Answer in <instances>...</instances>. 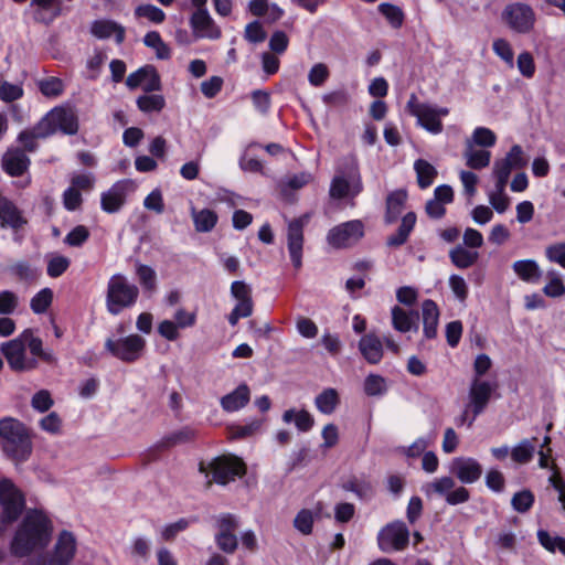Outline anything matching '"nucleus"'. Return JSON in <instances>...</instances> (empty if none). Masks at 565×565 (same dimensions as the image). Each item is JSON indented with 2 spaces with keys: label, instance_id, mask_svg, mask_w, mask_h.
Wrapping results in <instances>:
<instances>
[{
  "label": "nucleus",
  "instance_id": "4c0bfd02",
  "mask_svg": "<svg viewBox=\"0 0 565 565\" xmlns=\"http://www.w3.org/2000/svg\"><path fill=\"white\" fill-rule=\"evenodd\" d=\"M191 215L195 230L201 233L211 232L217 222L216 213L209 209L196 211L192 207Z\"/></svg>",
  "mask_w": 565,
  "mask_h": 565
},
{
  "label": "nucleus",
  "instance_id": "aec40b11",
  "mask_svg": "<svg viewBox=\"0 0 565 565\" xmlns=\"http://www.w3.org/2000/svg\"><path fill=\"white\" fill-rule=\"evenodd\" d=\"M2 169L11 177H19L26 172L30 159L21 148L8 149L2 156Z\"/></svg>",
  "mask_w": 565,
  "mask_h": 565
},
{
  "label": "nucleus",
  "instance_id": "473e14b6",
  "mask_svg": "<svg viewBox=\"0 0 565 565\" xmlns=\"http://www.w3.org/2000/svg\"><path fill=\"white\" fill-rule=\"evenodd\" d=\"M22 340L25 343V347L29 348L32 356L38 360L41 359L47 363H54L55 356L52 352L43 350V342L40 338L34 337L33 331L31 329L24 330L22 333Z\"/></svg>",
  "mask_w": 565,
  "mask_h": 565
},
{
  "label": "nucleus",
  "instance_id": "f3484780",
  "mask_svg": "<svg viewBox=\"0 0 565 565\" xmlns=\"http://www.w3.org/2000/svg\"><path fill=\"white\" fill-rule=\"evenodd\" d=\"M126 85L129 89H136L141 86L146 93L161 89L160 76L152 65H145L129 74L126 79Z\"/></svg>",
  "mask_w": 565,
  "mask_h": 565
},
{
  "label": "nucleus",
  "instance_id": "864d4df0",
  "mask_svg": "<svg viewBox=\"0 0 565 565\" xmlns=\"http://www.w3.org/2000/svg\"><path fill=\"white\" fill-rule=\"evenodd\" d=\"M217 547L226 554H233L238 545L235 533L217 532L215 535Z\"/></svg>",
  "mask_w": 565,
  "mask_h": 565
},
{
  "label": "nucleus",
  "instance_id": "f257e3e1",
  "mask_svg": "<svg viewBox=\"0 0 565 565\" xmlns=\"http://www.w3.org/2000/svg\"><path fill=\"white\" fill-rule=\"evenodd\" d=\"M52 525L50 520L38 510L29 511L15 532L10 548L18 557L31 554L38 547H45L50 542Z\"/></svg>",
  "mask_w": 565,
  "mask_h": 565
},
{
  "label": "nucleus",
  "instance_id": "c9c22d12",
  "mask_svg": "<svg viewBox=\"0 0 565 565\" xmlns=\"http://www.w3.org/2000/svg\"><path fill=\"white\" fill-rule=\"evenodd\" d=\"M407 199V193L405 190H397L388 194L386 199V214H385V221L387 223H393L397 220L399 214L402 213V210L404 207V204Z\"/></svg>",
  "mask_w": 565,
  "mask_h": 565
},
{
  "label": "nucleus",
  "instance_id": "72a5a7b5",
  "mask_svg": "<svg viewBox=\"0 0 565 565\" xmlns=\"http://www.w3.org/2000/svg\"><path fill=\"white\" fill-rule=\"evenodd\" d=\"M196 431L191 427H182L174 430L160 439L158 447L161 449H169L178 445L191 443L195 439Z\"/></svg>",
  "mask_w": 565,
  "mask_h": 565
},
{
  "label": "nucleus",
  "instance_id": "423d86ee",
  "mask_svg": "<svg viewBox=\"0 0 565 565\" xmlns=\"http://www.w3.org/2000/svg\"><path fill=\"white\" fill-rule=\"evenodd\" d=\"M426 495L437 494L444 497L450 505L465 503L470 499V492L465 487H456V481L451 476L436 478L424 486Z\"/></svg>",
  "mask_w": 565,
  "mask_h": 565
},
{
  "label": "nucleus",
  "instance_id": "c03bdc74",
  "mask_svg": "<svg viewBox=\"0 0 565 565\" xmlns=\"http://www.w3.org/2000/svg\"><path fill=\"white\" fill-rule=\"evenodd\" d=\"M137 106L143 113L161 111L166 106V100L162 95H146L137 98Z\"/></svg>",
  "mask_w": 565,
  "mask_h": 565
},
{
  "label": "nucleus",
  "instance_id": "de8ad7c7",
  "mask_svg": "<svg viewBox=\"0 0 565 565\" xmlns=\"http://www.w3.org/2000/svg\"><path fill=\"white\" fill-rule=\"evenodd\" d=\"M377 9L393 28L398 29L402 26L404 22V13L399 7L383 2L377 7Z\"/></svg>",
  "mask_w": 565,
  "mask_h": 565
},
{
  "label": "nucleus",
  "instance_id": "680f3d73",
  "mask_svg": "<svg viewBox=\"0 0 565 565\" xmlns=\"http://www.w3.org/2000/svg\"><path fill=\"white\" fill-rule=\"evenodd\" d=\"M53 403L54 402L47 390H41L36 392L31 401L32 407L40 413L49 411L53 406Z\"/></svg>",
  "mask_w": 565,
  "mask_h": 565
},
{
  "label": "nucleus",
  "instance_id": "f03ea898",
  "mask_svg": "<svg viewBox=\"0 0 565 565\" xmlns=\"http://www.w3.org/2000/svg\"><path fill=\"white\" fill-rule=\"evenodd\" d=\"M0 447L12 461H25L32 452V439L29 429L15 418H2L0 420Z\"/></svg>",
  "mask_w": 565,
  "mask_h": 565
},
{
  "label": "nucleus",
  "instance_id": "0eeeda50",
  "mask_svg": "<svg viewBox=\"0 0 565 565\" xmlns=\"http://www.w3.org/2000/svg\"><path fill=\"white\" fill-rule=\"evenodd\" d=\"M146 347V341L138 334H130L118 340L107 339L105 348L115 358L126 363L139 360Z\"/></svg>",
  "mask_w": 565,
  "mask_h": 565
},
{
  "label": "nucleus",
  "instance_id": "69168bd1",
  "mask_svg": "<svg viewBox=\"0 0 565 565\" xmlns=\"http://www.w3.org/2000/svg\"><path fill=\"white\" fill-rule=\"evenodd\" d=\"M70 266V259L65 256H54L49 260L47 275L50 277H60Z\"/></svg>",
  "mask_w": 565,
  "mask_h": 565
},
{
  "label": "nucleus",
  "instance_id": "a18cd8bd",
  "mask_svg": "<svg viewBox=\"0 0 565 565\" xmlns=\"http://www.w3.org/2000/svg\"><path fill=\"white\" fill-rule=\"evenodd\" d=\"M467 142H472L473 146L486 149L495 145L497 136L489 128L478 127L473 130L471 139H468Z\"/></svg>",
  "mask_w": 565,
  "mask_h": 565
},
{
  "label": "nucleus",
  "instance_id": "9b49d317",
  "mask_svg": "<svg viewBox=\"0 0 565 565\" xmlns=\"http://www.w3.org/2000/svg\"><path fill=\"white\" fill-rule=\"evenodd\" d=\"M309 218V214H303L297 218L288 221L287 247L292 265L297 269L302 265L303 228L308 224Z\"/></svg>",
  "mask_w": 565,
  "mask_h": 565
},
{
  "label": "nucleus",
  "instance_id": "a211bd4d",
  "mask_svg": "<svg viewBox=\"0 0 565 565\" xmlns=\"http://www.w3.org/2000/svg\"><path fill=\"white\" fill-rule=\"evenodd\" d=\"M452 473L462 483H475L482 475V466L473 458L457 457L451 460L449 467Z\"/></svg>",
  "mask_w": 565,
  "mask_h": 565
},
{
  "label": "nucleus",
  "instance_id": "774afa93",
  "mask_svg": "<svg viewBox=\"0 0 565 565\" xmlns=\"http://www.w3.org/2000/svg\"><path fill=\"white\" fill-rule=\"evenodd\" d=\"M545 255L548 260L565 268V243H557L546 247Z\"/></svg>",
  "mask_w": 565,
  "mask_h": 565
},
{
  "label": "nucleus",
  "instance_id": "1a4fd4ad",
  "mask_svg": "<svg viewBox=\"0 0 565 565\" xmlns=\"http://www.w3.org/2000/svg\"><path fill=\"white\" fill-rule=\"evenodd\" d=\"M409 543V531L404 522L395 521L385 525L377 535L379 548L384 553L404 551Z\"/></svg>",
  "mask_w": 565,
  "mask_h": 565
},
{
  "label": "nucleus",
  "instance_id": "338daca9",
  "mask_svg": "<svg viewBox=\"0 0 565 565\" xmlns=\"http://www.w3.org/2000/svg\"><path fill=\"white\" fill-rule=\"evenodd\" d=\"M89 237V232L84 225H77L65 237L64 242L70 246H81Z\"/></svg>",
  "mask_w": 565,
  "mask_h": 565
},
{
  "label": "nucleus",
  "instance_id": "603ef678",
  "mask_svg": "<svg viewBox=\"0 0 565 565\" xmlns=\"http://www.w3.org/2000/svg\"><path fill=\"white\" fill-rule=\"evenodd\" d=\"M52 300V290L50 288H44L31 299V309L35 313H43L51 306Z\"/></svg>",
  "mask_w": 565,
  "mask_h": 565
},
{
  "label": "nucleus",
  "instance_id": "4468645a",
  "mask_svg": "<svg viewBox=\"0 0 565 565\" xmlns=\"http://www.w3.org/2000/svg\"><path fill=\"white\" fill-rule=\"evenodd\" d=\"M529 156L520 145H513L509 152L493 163L492 177H510L512 171H520L529 163Z\"/></svg>",
  "mask_w": 565,
  "mask_h": 565
},
{
  "label": "nucleus",
  "instance_id": "f704fd0d",
  "mask_svg": "<svg viewBox=\"0 0 565 565\" xmlns=\"http://www.w3.org/2000/svg\"><path fill=\"white\" fill-rule=\"evenodd\" d=\"M417 312H407L398 306L392 309V323L394 329L399 332H408L412 329L417 330Z\"/></svg>",
  "mask_w": 565,
  "mask_h": 565
},
{
  "label": "nucleus",
  "instance_id": "8fccbe9b",
  "mask_svg": "<svg viewBox=\"0 0 565 565\" xmlns=\"http://www.w3.org/2000/svg\"><path fill=\"white\" fill-rule=\"evenodd\" d=\"M137 18H146L153 23H162L166 19V13L153 4H140L135 9Z\"/></svg>",
  "mask_w": 565,
  "mask_h": 565
},
{
  "label": "nucleus",
  "instance_id": "e433bc0d",
  "mask_svg": "<svg viewBox=\"0 0 565 565\" xmlns=\"http://www.w3.org/2000/svg\"><path fill=\"white\" fill-rule=\"evenodd\" d=\"M512 268L518 277L524 281H537L541 278L540 267L533 259L516 260Z\"/></svg>",
  "mask_w": 565,
  "mask_h": 565
},
{
  "label": "nucleus",
  "instance_id": "7c9ffc66",
  "mask_svg": "<svg viewBox=\"0 0 565 565\" xmlns=\"http://www.w3.org/2000/svg\"><path fill=\"white\" fill-rule=\"evenodd\" d=\"M463 158L470 169L479 170L489 166L491 152L483 148H477L472 142H466Z\"/></svg>",
  "mask_w": 565,
  "mask_h": 565
},
{
  "label": "nucleus",
  "instance_id": "49530a36",
  "mask_svg": "<svg viewBox=\"0 0 565 565\" xmlns=\"http://www.w3.org/2000/svg\"><path fill=\"white\" fill-rule=\"evenodd\" d=\"M294 527L302 535H310L312 533L315 515L311 510H300L294 519Z\"/></svg>",
  "mask_w": 565,
  "mask_h": 565
},
{
  "label": "nucleus",
  "instance_id": "9d476101",
  "mask_svg": "<svg viewBox=\"0 0 565 565\" xmlns=\"http://www.w3.org/2000/svg\"><path fill=\"white\" fill-rule=\"evenodd\" d=\"M364 235L363 223L359 220L342 223L328 232L327 241L333 248H348Z\"/></svg>",
  "mask_w": 565,
  "mask_h": 565
},
{
  "label": "nucleus",
  "instance_id": "052dcab7",
  "mask_svg": "<svg viewBox=\"0 0 565 565\" xmlns=\"http://www.w3.org/2000/svg\"><path fill=\"white\" fill-rule=\"evenodd\" d=\"M19 298L10 290L0 291V315H10L18 308Z\"/></svg>",
  "mask_w": 565,
  "mask_h": 565
},
{
  "label": "nucleus",
  "instance_id": "6e6d98bb",
  "mask_svg": "<svg viewBox=\"0 0 565 565\" xmlns=\"http://www.w3.org/2000/svg\"><path fill=\"white\" fill-rule=\"evenodd\" d=\"M266 32L262 23L257 20L245 26L244 38L250 43H262L266 40Z\"/></svg>",
  "mask_w": 565,
  "mask_h": 565
},
{
  "label": "nucleus",
  "instance_id": "37998d69",
  "mask_svg": "<svg viewBox=\"0 0 565 565\" xmlns=\"http://www.w3.org/2000/svg\"><path fill=\"white\" fill-rule=\"evenodd\" d=\"M535 441L536 438L533 439H523L512 450L511 457L513 461L518 463H526L531 461L533 455L535 452Z\"/></svg>",
  "mask_w": 565,
  "mask_h": 565
},
{
  "label": "nucleus",
  "instance_id": "79ce46f5",
  "mask_svg": "<svg viewBox=\"0 0 565 565\" xmlns=\"http://www.w3.org/2000/svg\"><path fill=\"white\" fill-rule=\"evenodd\" d=\"M295 420V425L296 427L300 430V431H308L311 429V427L313 426V418L312 416L305 409H301V411H295V409H287L284 414H282V420L285 423H290L291 420Z\"/></svg>",
  "mask_w": 565,
  "mask_h": 565
},
{
  "label": "nucleus",
  "instance_id": "b1692460",
  "mask_svg": "<svg viewBox=\"0 0 565 565\" xmlns=\"http://www.w3.org/2000/svg\"><path fill=\"white\" fill-rule=\"evenodd\" d=\"M46 124L39 120L31 129H24L19 135L17 140L21 143L24 153L34 152L39 148L38 139H45L50 137V130H46Z\"/></svg>",
  "mask_w": 565,
  "mask_h": 565
},
{
  "label": "nucleus",
  "instance_id": "5701e85b",
  "mask_svg": "<svg viewBox=\"0 0 565 565\" xmlns=\"http://www.w3.org/2000/svg\"><path fill=\"white\" fill-rule=\"evenodd\" d=\"M76 541L71 532L63 531L55 544L54 555L52 558L53 564L63 565L68 563L75 554Z\"/></svg>",
  "mask_w": 565,
  "mask_h": 565
},
{
  "label": "nucleus",
  "instance_id": "c85d7f7f",
  "mask_svg": "<svg viewBox=\"0 0 565 565\" xmlns=\"http://www.w3.org/2000/svg\"><path fill=\"white\" fill-rule=\"evenodd\" d=\"M250 398V392L246 384H241L235 391L221 398L222 408L225 412H235L243 408Z\"/></svg>",
  "mask_w": 565,
  "mask_h": 565
},
{
  "label": "nucleus",
  "instance_id": "7ed1b4c3",
  "mask_svg": "<svg viewBox=\"0 0 565 565\" xmlns=\"http://www.w3.org/2000/svg\"><path fill=\"white\" fill-rule=\"evenodd\" d=\"M139 290L122 275L110 277L107 286L106 305L111 315H118L122 309L131 307L138 298Z\"/></svg>",
  "mask_w": 565,
  "mask_h": 565
},
{
  "label": "nucleus",
  "instance_id": "4d7b16f0",
  "mask_svg": "<svg viewBox=\"0 0 565 565\" xmlns=\"http://www.w3.org/2000/svg\"><path fill=\"white\" fill-rule=\"evenodd\" d=\"M40 92L46 97H57L63 93V83L57 77H50L41 81L39 84Z\"/></svg>",
  "mask_w": 565,
  "mask_h": 565
},
{
  "label": "nucleus",
  "instance_id": "09e8293b",
  "mask_svg": "<svg viewBox=\"0 0 565 565\" xmlns=\"http://www.w3.org/2000/svg\"><path fill=\"white\" fill-rule=\"evenodd\" d=\"M263 425L262 419H254L246 425H233L228 427L230 438H246L256 434Z\"/></svg>",
  "mask_w": 565,
  "mask_h": 565
},
{
  "label": "nucleus",
  "instance_id": "393cba45",
  "mask_svg": "<svg viewBox=\"0 0 565 565\" xmlns=\"http://www.w3.org/2000/svg\"><path fill=\"white\" fill-rule=\"evenodd\" d=\"M90 32L98 39H108L114 35L117 44L125 41V28L115 21L96 20L92 23Z\"/></svg>",
  "mask_w": 565,
  "mask_h": 565
},
{
  "label": "nucleus",
  "instance_id": "ea45409f",
  "mask_svg": "<svg viewBox=\"0 0 565 565\" xmlns=\"http://www.w3.org/2000/svg\"><path fill=\"white\" fill-rule=\"evenodd\" d=\"M452 264L461 269L471 267L478 260V252H471L461 245L456 246L449 253Z\"/></svg>",
  "mask_w": 565,
  "mask_h": 565
},
{
  "label": "nucleus",
  "instance_id": "13d9d810",
  "mask_svg": "<svg viewBox=\"0 0 565 565\" xmlns=\"http://www.w3.org/2000/svg\"><path fill=\"white\" fill-rule=\"evenodd\" d=\"M492 49L494 53L501 57L510 67H513L514 53L510 43L504 39H497L493 42Z\"/></svg>",
  "mask_w": 565,
  "mask_h": 565
},
{
  "label": "nucleus",
  "instance_id": "a878e982",
  "mask_svg": "<svg viewBox=\"0 0 565 565\" xmlns=\"http://www.w3.org/2000/svg\"><path fill=\"white\" fill-rule=\"evenodd\" d=\"M359 350L371 364H377L383 358V344L374 333H367L360 339Z\"/></svg>",
  "mask_w": 565,
  "mask_h": 565
},
{
  "label": "nucleus",
  "instance_id": "2f4dec72",
  "mask_svg": "<svg viewBox=\"0 0 565 565\" xmlns=\"http://www.w3.org/2000/svg\"><path fill=\"white\" fill-rule=\"evenodd\" d=\"M262 148L257 142H252L246 147L239 159V167L244 172L263 173V163L257 156V151Z\"/></svg>",
  "mask_w": 565,
  "mask_h": 565
},
{
  "label": "nucleus",
  "instance_id": "2eb2a0df",
  "mask_svg": "<svg viewBox=\"0 0 565 565\" xmlns=\"http://www.w3.org/2000/svg\"><path fill=\"white\" fill-rule=\"evenodd\" d=\"M503 15L510 28L519 33H527L533 29L535 14L529 4H510L505 8Z\"/></svg>",
  "mask_w": 565,
  "mask_h": 565
},
{
  "label": "nucleus",
  "instance_id": "e2e57ef3",
  "mask_svg": "<svg viewBox=\"0 0 565 565\" xmlns=\"http://www.w3.org/2000/svg\"><path fill=\"white\" fill-rule=\"evenodd\" d=\"M364 391L369 396L381 395L385 391L384 379L380 375H369L364 382Z\"/></svg>",
  "mask_w": 565,
  "mask_h": 565
},
{
  "label": "nucleus",
  "instance_id": "58836bf2",
  "mask_svg": "<svg viewBox=\"0 0 565 565\" xmlns=\"http://www.w3.org/2000/svg\"><path fill=\"white\" fill-rule=\"evenodd\" d=\"M343 490L353 492L359 499H370L373 493V486L365 478L351 477L342 484Z\"/></svg>",
  "mask_w": 565,
  "mask_h": 565
},
{
  "label": "nucleus",
  "instance_id": "412c9836",
  "mask_svg": "<svg viewBox=\"0 0 565 565\" xmlns=\"http://www.w3.org/2000/svg\"><path fill=\"white\" fill-rule=\"evenodd\" d=\"M28 223L20 210L7 198L0 195V225L19 231Z\"/></svg>",
  "mask_w": 565,
  "mask_h": 565
},
{
  "label": "nucleus",
  "instance_id": "5fc2aeb1",
  "mask_svg": "<svg viewBox=\"0 0 565 565\" xmlns=\"http://www.w3.org/2000/svg\"><path fill=\"white\" fill-rule=\"evenodd\" d=\"M534 502V495L530 490L516 492L511 500L513 509L520 513H524L531 509Z\"/></svg>",
  "mask_w": 565,
  "mask_h": 565
},
{
  "label": "nucleus",
  "instance_id": "39448f33",
  "mask_svg": "<svg viewBox=\"0 0 565 565\" xmlns=\"http://www.w3.org/2000/svg\"><path fill=\"white\" fill-rule=\"evenodd\" d=\"M25 507L22 492L10 481H0V522L10 524L18 520Z\"/></svg>",
  "mask_w": 565,
  "mask_h": 565
},
{
  "label": "nucleus",
  "instance_id": "c756f323",
  "mask_svg": "<svg viewBox=\"0 0 565 565\" xmlns=\"http://www.w3.org/2000/svg\"><path fill=\"white\" fill-rule=\"evenodd\" d=\"M361 189L360 179H333L330 195L333 199L353 198L360 193Z\"/></svg>",
  "mask_w": 565,
  "mask_h": 565
},
{
  "label": "nucleus",
  "instance_id": "bb28decb",
  "mask_svg": "<svg viewBox=\"0 0 565 565\" xmlns=\"http://www.w3.org/2000/svg\"><path fill=\"white\" fill-rule=\"evenodd\" d=\"M508 179H495L493 185L488 188L489 202L498 213H503L510 205V199L505 193Z\"/></svg>",
  "mask_w": 565,
  "mask_h": 565
},
{
  "label": "nucleus",
  "instance_id": "f8f14e48",
  "mask_svg": "<svg viewBox=\"0 0 565 565\" xmlns=\"http://www.w3.org/2000/svg\"><path fill=\"white\" fill-rule=\"evenodd\" d=\"M406 108L408 113L417 118V122L431 134H440L444 129L443 122L437 118L435 107L426 103H419L415 94H412Z\"/></svg>",
  "mask_w": 565,
  "mask_h": 565
},
{
  "label": "nucleus",
  "instance_id": "20e7f679",
  "mask_svg": "<svg viewBox=\"0 0 565 565\" xmlns=\"http://www.w3.org/2000/svg\"><path fill=\"white\" fill-rule=\"evenodd\" d=\"M40 120L42 124H46L45 127L46 130H50V136L57 131L63 135L74 136L79 130L77 110L70 104L52 108Z\"/></svg>",
  "mask_w": 565,
  "mask_h": 565
},
{
  "label": "nucleus",
  "instance_id": "a19ab883",
  "mask_svg": "<svg viewBox=\"0 0 565 565\" xmlns=\"http://www.w3.org/2000/svg\"><path fill=\"white\" fill-rule=\"evenodd\" d=\"M339 395L334 388H326L317 395L315 403L317 408L323 414H332L339 405Z\"/></svg>",
  "mask_w": 565,
  "mask_h": 565
},
{
  "label": "nucleus",
  "instance_id": "cd10ccee",
  "mask_svg": "<svg viewBox=\"0 0 565 565\" xmlns=\"http://www.w3.org/2000/svg\"><path fill=\"white\" fill-rule=\"evenodd\" d=\"M422 315L424 324V334L427 339H433L437 334L439 310L435 301L427 299L422 303Z\"/></svg>",
  "mask_w": 565,
  "mask_h": 565
},
{
  "label": "nucleus",
  "instance_id": "6ab92c4d",
  "mask_svg": "<svg viewBox=\"0 0 565 565\" xmlns=\"http://www.w3.org/2000/svg\"><path fill=\"white\" fill-rule=\"evenodd\" d=\"M190 25L196 38L215 40L221 36L220 28L214 23L206 9H196L190 19Z\"/></svg>",
  "mask_w": 565,
  "mask_h": 565
},
{
  "label": "nucleus",
  "instance_id": "4be33fe9",
  "mask_svg": "<svg viewBox=\"0 0 565 565\" xmlns=\"http://www.w3.org/2000/svg\"><path fill=\"white\" fill-rule=\"evenodd\" d=\"M128 188L122 182H116L108 191L102 194V209L107 213L118 212L126 202Z\"/></svg>",
  "mask_w": 565,
  "mask_h": 565
},
{
  "label": "nucleus",
  "instance_id": "bf43d9fd",
  "mask_svg": "<svg viewBox=\"0 0 565 565\" xmlns=\"http://www.w3.org/2000/svg\"><path fill=\"white\" fill-rule=\"evenodd\" d=\"M516 64H518V68L520 71V73L524 77L532 78L534 76L535 63H534V58L530 52L525 51V52H522L521 54H519Z\"/></svg>",
  "mask_w": 565,
  "mask_h": 565
},
{
  "label": "nucleus",
  "instance_id": "dca6fc26",
  "mask_svg": "<svg viewBox=\"0 0 565 565\" xmlns=\"http://www.w3.org/2000/svg\"><path fill=\"white\" fill-rule=\"evenodd\" d=\"M494 387L487 381H481L475 377L469 388V404L472 409V417L468 422V427H471L476 417L480 415L487 407Z\"/></svg>",
  "mask_w": 565,
  "mask_h": 565
},
{
  "label": "nucleus",
  "instance_id": "0e129e2a",
  "mask_svg": "<svg viewBox=\"0 0 565 565\" xmlns=\"http://www.w3.org/2000/svg\"><path fill=\"white\" fill-rule=\"evenodd\" d=\"M328 77H329V70L322 63H318V64L313 65L308 74L309 83L316 87L323 85V83L328 79Z\"/></svg>",
  "mask_w": 565,
  "mask_h": 565
},
{
  "label": "nucleus",
  "instance_id": "ddd939ff",
  "mask_svg": "<svg viewBox=\"0 0 565 565\" xmlns=\"http://www.w3.org/2000/svg\"><path fill=\"white\" fill-rule=\"evenodd\" d=\"M213 479L220 484H226L235 477L246 473V466L243 460L235 456L216 458L212 463Z\"/></svg>",
  "mask_w": 565,
  "mask_h": 565
},
{
  "label": "nucleus",
  "instance_id": "3c124183",
  "mask_svg": "<svg viewBox=\"0 0 565 565\" xmlns=\"http://www.w3.org/2000/svg\"><path fill=\"white\" fill-rule=\"evenodd\" d=\"M23 93L21 84H12L7 81L0 84V99L4 103H12L22 98Z\"/></svg>",
  "mask_w": 565,
  "mask_h": 565
},
{
  "label": "nucleus",
  "instance_id": "6e6552de",
  "mask_svg": "<svg viewBox=\"0 0 565 565\" xmlns=\"http://www.w3.org/2000/svg\"><path fill=\"white\" fill-rule=\"evenodd\" d=\"M25 348L21 334L1 345L2 354L9 366L15 372H29L38 367V360L29 358Z\"/></svg>",
  "mask_w": 565,
  "mask_h": 565
}]
</instances>
